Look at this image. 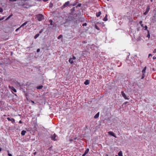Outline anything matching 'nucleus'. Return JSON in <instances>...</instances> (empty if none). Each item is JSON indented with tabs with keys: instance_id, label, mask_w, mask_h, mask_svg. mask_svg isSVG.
<instances>
[{
	"instance_id": "obj_44",
	"label": "nucleus",
	"mask_w": 156,
	"mask_h": 156,
	"mask_svg": "<svg viewBox=\"0 0 156 156\" xmlns=\"http://www.w3.org/2000/svg\"><path fill=\"white\" fill-rule=\"evenodd\" d=\"M73 141V139H70L69 140V141H70V142H71V141Z\"/></svg>"
},
{
	"instance_id": "obj_10",
	"label": "nucleus",
	"mask_w": 156,
	"mask_h": 156,
	"mask_svg": "<svg viewBox=\"0 0 156 156\" xmlns=\"http://www.w3.org/2000/svg\"><path fill=\"white\" fill-rule=\"evenodd\" d=\"M26 133V131L23 130L22 131L21 133V134L22 136H24L25 135Z\"/></svg>"
},
{
	"instance_id": "obj_34",
	"label": "nucleus",
	"mask_w": 156,
	"mask_h": 156,
	"mask_svg": "<svg viewBox=\"0 0 156 156\" xmlns=\"http://www.w3.org/2000/svg\"><path fill=\"white\" fill-rule=\"evenodd\" d=\"M145 30H147V26H145Z\"/></svg>"
},
{
	"instance_id": "obj_53",
	"label": "nucleus",
	"mask_w": 156,
	"mask_h": 156,
	"mask_svg": "<svg viewBox=\"0 0 156 156\" xmlns=\"http://www.w3.org/2000/svg\"><path fill=\"white\" fill-rule=\"evenodd\" d=\"M115 156H118L117 155H116Z\"/></svg>"
},
{
	"instance_id": "obj_16",
	"label": "nucleus",
	"mask_w": 156,
	"mask_h": 156,
	"mask_svg": "<svg viewBox=\"0 0 156 156\" xmlns=\"http://www.w3.org/2000/svg\"><path fill=\"white\" fill-rule=\"evenodd\" d=\"M69 62L71 63L72 64L73 63V61L72 60V58H70L69 59Z\"/></svg>"
},
{
	"instance_id": "obj_3",
	"label": "nucleus",
	"mask_w": 156,
	"mask_h": 156,
	"mask_svg": "<svg viewBox=\"0 0 156 156\" xmlns=\"http://www.w3.org/2000/svg\"><path fill=\"white\" fill-rule=\"evenodd\" d=\"M8 120L9 121H11V122L12 124H14L15 123V120L14 119L12 118L8 117L7 118Z\"/></svg>"
},
{
	"instance_id": "obj_46",
	"label": "nucleus",
	"mask_w": 156,
	"mask_h": 156,
	"mask_svg": "<svg viewBox=\"0 0 156 156\" xmlns=\"http://www.w3.org/2000/svg\"><path fill=\"white\" fill-rule=\"evenodd\" d=\"M77 137H75L74 138V140H76V139H77Z\"/></svg>"
},
{
	"instance_id": "obj_20",
	"label": "nucleus",
	"mask_w": 156,
	"mask_h": 156,
	"mask_svg": "<svg viewBox=\"0 0 156 156\" xmlns=\"http://www.w3.org/2000/svg\"><path fill=\"white\" fill-rule=\"evenodd\" d=\"M53 5L51 2H50L49 4V7L51 8L53 6Z\"/></svg>"
},
{
	"instance_id": "obj_6",
	"label": "nucleus",
	"mask_w": 156,
	"mask_h": 156,
	"mask_svg": "<svg viewBox=\"0 0 156 156\" xmlns=\"http://www.w3.org/2000/svg\"><path fill=\"white\" fill-rule=\"evenodd\" d=\"M150 9V7L149 5H148L146 9V11L144 13V15H146L147 13L149 12Z\"/></svg>"
},
{
	"instance_id": "obj_37",
	"label": "nucleus",
	"mask_w": 156,
	"mask_h": 156,
	"mask_svg": "<svg viewBox=\"0 0 156 156\" xmlns=\"http://www.w3.org/2000/svg\"><path fill=\"white\" fill-rule=\"evenodd\" d=\"M19 123H20V124H21V123H22V121H21V120H20V121H19Z\"/></svg>"
},
{
	"instance_id": "obj_45",
	"label": "nucleus",
	"mask_w": 156,
	"mask_h": 156,
	"mask_svg": "<svg viewBox=\"0 0 156 156\" xmlns=\"http://www.w3.org/2000/svg\"><path fill=\"white\" fill-rule=\"evenodd\" d=\"M10 17V16H9V17L7 18V19L9 18Z\"/></svg>"
},
{
	"instance_id": "obj_14",
	"label": "nucleus",
	"mask_w": 156,
	"mask_h": 156,
	"mask_svg": "<svg viewBox=\"0 0 156 156\" xmlns=\"http://www.w3.org/2000/svg\"><path fill=\"white\" fill-rule=\"evenodd\" d=\"M84 83L86 85H87L89 84V81L88 80H86Z\"/></svg>"
},
{
	"instance_id": "obj_15",
	"label": "nucleus",
	"mask_w": 156,
	"mask_h": 156,
	"mask_svg": "<svg viewBox=\"0 0 156 156\" xmlns=\"http://www.w3.org/2000/svg\"><path fill=\"white\" fill-rule=\"evenodd\" d=\"M119 156H122V152L121 151H120L118 153Z\"/></svg>"
},
{
	"instance_id": "obj_47",
	"label": "nucleus",
	"mask_w": 156,
	"mask_h": 156,
	"mask_svg": "<svg viewBox=\"0 0 156 156\" xmlns=\"http://www.w3.org/2000/svg\"><path fill=\"white\" fill-rule=\"evenodd\" d=\"M2 150V148L0 147V152Z\"/></svg>"
},
{
	"instance_id": "obj_40",
	"label": "nucleus",
	"mask_w": 156,
	"mask_h": 156,
	"mask_svg": "<svg viewBox=\"0 0 156 156\" xmlns=\"http://www.w3.org/2000/svg\"><path fill=\"white\" fill-rule=\"evenodd\" d=\"M40 51V49H38L37 50V52H39Z\"/></svg>"
},
{
	"instance_id": "obj_33",
	"label": "nucleus",
	"mask_w": 156,
	"mask_h": 156,
	"mask_svg": "<svg viewBox=\"0 0 156 156\" xmlns=\"http://www.w3.org/2000/svg\"><path fill=\"white\" fill-rule=\"evenodd\" d=\"M153 52L154 53H156V48L153 51Z\"/></svg>"
},
{
	"instance_id": "obj_26",
	"label": "nucleus",
	"mask_w": 156,
	"mask_h": 156,
	"mask_svg": "<svg viewBox=\"0 0 156 156\" xmlns=\"http://www.w3.org/2000/svg\"><path fill=\"white\" fill-rule=\"evenodd\" d=\"M3 10L2 8L0 7V13L3 12Z\"/></svg>"
},
{
	"instance_id": "obj_49",
	"label": "nucleus",
	"mask_w": 156,
	"mask_h": 156,
	"mask_svg": "<svg viewBox=\"0 0 156 156\" xmlns=\"http://www.w3.org/2000/svg\"><path fill=\"white\" fill-rule=\"evenodd\" d=\"M141 26H142V27H143V24H141Z\"/></svg>"
},
{
	"instance_id": "obj_9",
	"label": "nucleus",
	"mask_w": 156,
	"mask_h": 156,
	"mask_svg": "<svg viewBox=\"0 0 156 156\" xmlns=\"http://www.w3.org/2000/svg\"><path fill=\"white\" fill-rule=\"evenodd\" d=\"M99 112H98L94 115V117L95 119H97L99 117Z\"/></svg>"
},
{
	"instance_id": "obj_22",
	"label": "nucleus",
	"mask_w": 156,
	"mask_h": 156,
	"mask_svg": "<svg viewBox=\"0 0 156 156\" xmlns=\"http://www.w3.org/2000/svg\"><path fill=\"white\" fill-rule=\"evenodd\" d=\"M89 149H87L85 151L84 153H85V154H87V153H88V152H89Z\"/></svg>"
},
{
	"instance_id": "obj_4",
	"label": "nucleus",
	"mask_w": 156,
	"mask_h": 156,
	"mask_svg": "<svg viewBox=\"0 0 156 156\" xmlns=\"http://www.w3.org/2000/svg\"><path fill=\"white\" fill-rule=\"evenodd\" d=\"M69 4V2L68 1L66 2L65 4L62 6V8H64L68 6Z\"/></svg>"
},
{
	"instance_id": "obj_24",
	"label": "nucleus",
	"mask_w": 156,
	"mask_h": 156,
	"mask_svg": "<svg viewBox=\"0 0 156 156\" xmlns=\"http://www.w3.org/2000/svg\"><path fill=\"white\" fill-rule=\"evenodd\" d=\"M49 22L50 23V24L51 25H52L53 22L52 20H49Z\"/></svg>"
},
{
	"instance_id": "obj_18",
	"label": "nucleus",
	"mask_w": 156,
	"mask_h": 156,
	"mask_svg": "<svg viewBox=\"0 0 156 156\" xmlns=\"http://www.w3.org/2000/svg\"><path fill=\"white\" fill-rule=\"evenodd\" d=\"M43 87V86L42 85H41L38 86H37V88L38 89H41Z\"/></svg>"
},
{
	"instance_id": "obj_38",
	"label": "nucleus",
	"mask_w": 156,
	"mask_h": 156,
	"mask_svg": "<svg viewBox=\"0 0 156 156\" xmlns=\"http://www.w3.org/2000/svg\"><path fill=\"white\" fill-rule=\"evenodd\" d=\"M152 56V55L151 54H149V55H148V58H149L150 56Z\"/></svg>"
},
{
	"instance_id": "obj_11",
	"label": "nucleus",
	"mask_w": 156,
	"mask_h": 156,
	"mask_svg": "<svg viewBox=\"0 0 156 156\" xmlns=\"http://www.w3.org/2000/svg\"><path fill=\"white\" fill-rule=\"evenodd\" d=\"M101 14V12L100 11L98 12H97L96 14V16L97 17H98L100 16Z\"/></svg>"
},
{
	"instance_id": "obj_8",
	"label": "nucleus",
	"mask_w": 156,
	"mask_h": 156,
	"mask_svg": "<svg viewBox=\"0 0 156 156\" xmlns=\"http://www.w3.org/2000/svg\"><path fill=\"white\" fill-rule=\"evenodd\" d=\"M9 87L12 91H13L14 92H17L16 90L13 87H11L10 86H9Z\"/></svg>"
},
{
	"instance_id": "obj_42",
	"label": "nucleus",
	"mask_w": 156,
	"mask_h": 156,
	"mask_svg": "<svg viewBox=\"0 0 156 156\" xmlns=\"http://www.w3.org/2000/svg\"><path fill=\"white\" fill-rule=\"evenodd\" d=\"M150 37V34H148L147 35V37H149H149Z\"/></svg>"
},
{
	"instance_id": "obj_27",
	"label": "nucleus",
	"mask_w": 156,
	"mask_h": 156,
	"mask_svg": "<svg viewBox=\"0 0 156 156\" xmlns=\"http://www.w3.org/2000/svg\"><path fill=\"white\" fill-rule=\"evenodd\" d=\"M87 25V23H84L82 24L83 26H86Z\"/></svg>"
},
{
	"instance_id": "obj_41",
	"label": "nucleus",
	"mask_w": 156,
	"mask_h": 156,
	"mask_svg": "<svg viewBox=\"0 0 156 156\" xmlns=\"http://www.w3.org/2000/svg\"><path fill=\"white\" fill-rule=\"evenodd\" d=\"M48 0H43V1H44V2H46L47 1H48Z\"/></svg>"
},
{
	"instance_id": "obj_52",
	"label": "nucleus",
	"mask_w": 156,
	"mask_h": 156,
	"mask_svg": "<svg viewBox=\"0 0 156 156\" xmlns=\"http://www.w3.org/2000/svg\"><path fill=\"white\" fill-rule=\"evenodd\" d=\"M36 154V152H34V154Z\"/></svg>"
},
{
	"instance_id": "obj_28",
	"label": "nucleus",
	"mask_w": 156,
	"mask_h": 156,
	"mask_svg": "<svg viewBox=\"0 0 156 156\" xmlns=\"http://www.w3.org/2000/svg\"><path fill=\"white\" fill-rule=\"evenodd\" d=\"M21 27H19L17 28V29H16L15 31H17Z\"/></svg>"
},
{
	"instance_id": "obj_1",
	"label": "nucleus",
	"mask_w": 156,
	"mask_h": 156,
	"mask_svg": "<svg viewBox=\"0 0 156 156\" xmlns=\"http://www.w3.org/2000/svg\"><path fill=\"white\" fill-rule=\"evenodd\" d=\"M36 17L37 20L40 21L44 19V16L41 14H39L36 15Z\"/></svg>"
},
{
	"instance_id": "obj_36",
	"label": "nucleus",
	"mask_w": 156,
	"mask_h": 156,
	"mask_svg": "<svg viewBox=\"0 0 156 156\" xmlns=\"http://www.w3.org/2000/svg\"><path fill=\"white\" fill-rule=\"evenodd\" d=\"M142 21H140V22H139V23L141 25V24H142Z\"/></svg>"
},
{
	"instance_id": "obj_12",
	"label": "nucleus",
	"mask_w": 156,
	"mask_h": 156,
	"mask_svg": "<svg viewBox=\"0 0 156 156\" xmlns=\"http://www.w3.org/2000/svg\"><path fill=\"white\" fill-rule=\"evenodd\" d=\"M103 20L104 21H107L108 20V18H107V15H106L105 17L103 19Z\"/></svg>"
},
{
	"instance_id": "obj_32",
	"label": "nucleus",
	"mask_w": 156,
	"mask_h": 156,
	"mask_svg": "<svg viewBox=\"0 0 156 156\" xmlns=\"http://www.w3.org/2000/svg\"><path fill=\"white\" fill-rule=\"evenodd\" d=\"M43 29H41L39 32V33L41 34L43 32Z\"/></svg>"
},
{
	"instance_id": "obj_2",
	"label": "nucleus",
	"mask_w": 156,
	"mask_h": 156,
	"mask_svg": "<svg viewBox=\"0 0 156 156\" xmlns=\"http://www.w3.org/2000/svg\"><path fill=\"white\" fill-rule=\"evenodd\" d=\"M56 137L57 136L56 135V134L55 133H54L51 136V138L52 140L54 141H56L57 140V139H56Z\"/></svg>"
},
{
	"instance_id": "obj_5",
	"label": "nucleus",
	"mask_w": 156,
	"mask_h": 156,
	"mask_svg": "<svg viewBox=\"0 0 156 156\" xmlns=\"http://www.w3.org/2000/svg\"><path fill=\"white\" fill-rule=\"evenodd\" d=\"M121 94L122 97L124 98L125 99L129 100V98L126 96L125 93L123 91L121 92Z\"/></svg>"
},
{
	"instance_id": "obj_25",
	"label": "nucleus",
	"mask_w": 156,
	"mask_h": 156,
	"mask_svg": "<svg viewBox=\"0 0 156 156\" xmlns=\"http://www.w3.org/2000/svg\"><path fill=\"white\" fill-rule=\"evenodd\" d=\"M144 74L143 73L142 75V77H141V79H143L144 78Z\"/></svg>"
},
{
	"instance_id": "obj_43",
	"label": "nucleus",
	"mask_w": 156,
	"mask_h": 156,
	"mask_svg": "<svg viewBox=\"0 0 156 156\" xmlns=\"http://www.w3.org/2000/svg\"><path fill=\"white\" fill-rule=\"evenodd\" d=\"M86 154H85V153H84L83 154L82 156H85Z\"/></svg>"
},
{
	"instance_id": "obj_31",
	"label": "nucleus",
	"mask_w": 156,
	"mask_h": 156,
	"mask_svg": "<svg viewBox=\"0 0 156 156\" xmlns=\"http://www.w3.org/2000/svg\"><path fill=\"white\" fill-rule=\"evenodd\" d=\"M72 59L73 60H75L76 59V58L75 56H73Z\"/></svg>"
},
{
	"instance_id": "obj_21",
	"label": "nucleus",
	"mask_w": 156,
	"mask_h": 156,
	"mask_svg": "<svg viewBox=\"0 0 156 156\" xmlns=\"http://www.w3.org/2000/svg\"><path fill=\"white\" fill-rule=\"evenodd\" d=\"M95 28L97 29L98 30H100V29L99 28V27H98V26H97V25H95Z\"/></svg>"
},
{
	"instance_id": "obj_50",
	"label": "nucleus",
	"mask_w": 156,
	"mask_h": 156,
	"mask_svg": "<svg viewBox=\"0 0 156 156\" xmlns=\"http://www.w3.org/2000/svg\"><path fill=\"white\" fill-rule=\"evenodd\" d=\"M6 116V115H3V116Z\"/></svg>"
},
{
	"instance_id": "obj_13",
	"label": "nucleus",
	"mask_w": 156,
	"mask_h": 156,
	"mask_svg": "<svg viewBox=\"0 0 156 156\" xmlns=\"http://www.w3.org/2000/svg\"><path fill=\"white\" fill-rule=\"evenodd\" d=\"M28 21H26L25 22H24V23H23L21 25V26H20L21 27H23V26L25 25H26L27 24V23H28Z\"/></svg>"
},
{
	"instance_id": "obj_19",
	"label": "nucleus",
	"mask_w": 156,
	"mask_h": 156,
	"mask_svg": "<svg viewBox=\"0 0 156 156\" xmlns=\"http://www.w3.org/2000/svg\"><path fill=\"white\" fill-rule=\"evenodd\" d=\"M39 34H37L34 36V38L35 39H36L38 37H39Z\"/></svg>"
},
{
	"instance_id": "obj_54",
	"label": "nucleus",
	"mask_w": 156,
	"mask_h": 156,
	"mask_svg": "<svg viewBox=\"0 0 156 156\" xmlns=\"http://www.w3.org/2000/svg\"><path fill=\"white\" fill-rule=\"evenodd\" d=\"M107 156H108V155L107 154Z\"/></svg>"
},
{
	"instance_id": "obj_17",
	"label": "nucleus",
	"mask_w": 156,
	"mask_h": 156,
	"mask_svg": "<svg viewBox=\"0 0 156 156\" xmlns=\"http://www.w3.org/2000/svg\"><path fill=\"white\" fill-rule=\"evenodd\" d=\"M146 67L145 66L143 69L142 71V72L143 73H144L145 72L146 69Z\"/></svg>"
},
{
	"instance_id": "obj_35",
	"label": "nucleus",
	"mask_w": 156,
	"mask_h": 156,
	"mask_svg": "<svg viewBox=\"0 0 156 156\" xmlns=\"http://www.w3.org/2000/svg\"><path fill=\"white\" fill-rule=\"evenodd\" d=\"M10 1L12 2H15L17 0H9Z\"/></svg>"
},
{
	"instance_id": "obj_30",
	"label": "nucleus",
	"mask_w": 156,
	"mask_h": 156,
	"mask_svg": "<svg viewBox=\"0 0 156 156\" xmlns=\"http://www.w3.org/2000/svg\"><path fill=\"white\" fill-rule=\"evenodd\" d=\"M81 4L80 3H79L77 5V7H80L81 6Z\"/></svg>"
},
{
	"instance_id": "obj_39",
	"label": "nucleus",
	"mask_w": 156,
	"mask_h": 156,
	"mask_svg": "<svg viewBox=\"0 0 156 156\" xmlns=\"http://www.w3.org/2000/svg\"><path fill=\"white\" fill-rule=\"evenodd\" d=\"M31 102L33 104H34L35 103L33 101L31 100Z\"/></svg>"
},
{
	"instance_id": "obj_7",
	"label": "nucleus",
	"mask_w": 156,
	"mask_h": 156,
	"mask_svg": "<svg viewBox=\"0 0 156 156\" xmlns=\"http://www.w3.org/2000/svg\"><path fill=\"white\" fill-rule=\"evenodd\" d=\"M108 133L109 134V135L115 137V138H117V137L116 136V135H115L114 133L112 131H109L108 132Z\"/></svg>"
},
{
	"instance_id": "obj_48",
	"label": "nucleus",
	"mask_w": 156,
	"mask_h": 156,
	"mask_svg": "<svg viewBox=\"0 0 156 156\" xmlns=\"http://www.w3.org/2000/svg\"><path fill=\"white\" fill-rule=\"evenodd\" d=\"M38 1H43V0H38Z\"/></svg>"
},
{
	"instance_id": "obj_29",
	"label": "nucleus",
	"mask_w": 156,
	"mask_h": 156,
	"mask_svg": "<svg viewBox=\"0 0 156 156\" xmlns=\"http://www.w3.org/2000/svg\"><path fill=\"white\" fill-rule=\"evenodd\" d=\"M7 152L8 153H9V151H8ZM8 155L9 156H12V155L11 154L9 153H8Z\"/></svg>"
},
{
	"instance_id": "obj_23",
	"label": "nucleus",
	"mask_w": 156,
	"mask_h": 156,
	"mask_svg": "<svg viewBox=\"0 0 156 156\" xmlns=\"http://www.w3.org/2000/svg\"><path fill=\"white\" fill-rule=\"evenodd\" d=\"M62 37V35H60L58 37V39H59L61 38Z\"/></svg>"
},
{
	"instance_id": "obj_51",
	"label": "nucleus",
	"mask_w": 156,
	"mask_h": 156,
	"mask_svg": "<svg viewBox=\"0 0 156 156\" xmlns=\"http://www.w3.org/2000/svg\"><path fill=\"white\" fill-rule=\"evenodd\" d=\"M12 14H11V15H10L9 16H10V17L12 16Z\"/></svg>"
}]
</instances>
